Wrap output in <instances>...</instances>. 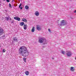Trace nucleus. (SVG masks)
<instances>
[{
    "label": "nucleus",
    "instance_id": "34",
    "mask_svg": "<svg viewBox=\"0 0 76 76\" xmlns=\"http://www.w3.org/2000/svg\"><path fill=\"white\" fill-rule=\"evenodd\" d=\"M3 0L4 1V0Z\"/></svg>",
    "mask_w": 76,
    "mask_h": 76
},
{
    "label": "nucleus",
    "instance_id": "7",
    "mask_svg": "<svg viewBox=\"0 0 76 76\" xmlns=\"http://www.w3.org/2000/svg\"><path fill=\"white\" fill-rule=\"evenodd\" d=\"M5 18L6 20L8 21L9 20H9H12V18H11L10 17H5Z\"/></svg>",
    "mask_w": 76,
    "mask_h": 76
},
{
    "label": "nucleus",
    "instance_id": "13",
    "mask_svg": "<svg viewBox=\"0 0 76 76\" xmlns=\"http://www.w3.org/2000/svg\"><path fill=\"white\" fill-rule=\"evenodd\" d=\"M25 73L26 75H29V72L27 71L25 72Z\"/></svg>",
    "mask_w": 76,
    "mask_h": 76
},
{
    "label": "nucleus",
    "instance_id": "9",
    "mask_svg": "<svg viewBox=\"0 0 76 76\" xmlns=\"http://www.w3.org/2000/svg\"><path fill=\"white\" fill-rule=\"evenodd\" d=\"M23 28L24 29H25V30H26V29H27V25L25 24H24L23 26Z\"/></svg>",
    "mask_w": 76,
    "mask_h": 76
},
{
    "label": "nucleus",
    "instance_id": "23",
    "mask_svg": "<svg viewBox=\"0 0 76 76\" xmlns=\"http://www.w3.org/2000/svg\"><path fill=\"white\" fill-rule=\"evenodd\" d=\"M22 6V4L20 3V4L19 6V7H20V6Z\"/></svg>",
    "mask_w": 76,
    "mask_h": 76
},
{
    "label": "nucleus",
    "instance_id": "25",
    "mask_svg": "<svg viewBox=\"0 0 76 76\" xmlns=\"http://www.w3.org/2000/svg\"><path fill=\"white\" fill-rule=\"evenodd\" d=\"M7 2H9V0H6Z\"/></svg>",
    "mask_w": 76,
    "mask_h": 76
},
{
    "label": "nucleus",
    "instance_id": "21",
    "mask_svg": "<svg viewBox=\"0 0 76 76\" xmlns=\"http://www.w3.org/2000/svg\"><path fill=\"white\" fill-rule=\"evenodd\" d=\"M48 30L50 32H51V30H50V29L49 28Z\"/></svg>",
    "mask_w": 76,
    "mask_h": 76
},
{
    "label": "nucleus",
    "instance_id": "26",
    "mask_svg": "<svg viewBox=\"0 0 76 76\" xmlns=\"http://www.w3.org/2000/svg\"><path fill=\"white\" fill-rule=\"evenodd\" d=\"M5 12H7V10H5Z\"/></svg>",
    "mask_w": 76,
    "mask_h": 76
},
{
    "label": "nucleus",
    "instance_id": "3",
    "mask_svg": "<svg viewBox=\"0 0 76 76\" xmlns=\"http://www.w3.org/2000/svg\"><path fill=\"white\" fill-rule=\"evenodd\" d=\"M67 23L66 22H65L64 20H62L61 21V23L60 24H59L58 23V25L59 26H64L65 25H66Z\"/></svg>",
    "mask_w": 76,
    "mask_h": 76
},
{
    "label": "nucleus",
    "instance_id": "22",
    "mask_svg": "<svg viewBox=\"0 0 76 76\" xmlns=\"http://www.w3.org/2000/svg\"><path fill=\"white\" fill-rule=\"evenodd\" d=\"M9 6L10 8H11V7H12V5H11V4H9Z\"/></svg>",
    "mask_w": 76,
    "mask_h": 76
},
{
    "label": "nucleus",
    "instance_id": "2",
    "mask_svg": "<svg viewBox=\"0 0 76 76\" xmlns=\"http://www.w3.org/2000/svg\"><path fill=\"white\" fill-rule=\"evenodd\" d=\"M39 42L41 44H42V45H45V44H47L46 39L44 38H42L39 39Z\"/></svg>",
    "mask_w": 76,
    "mask_h": 76
},
{
    "label": "nucleus",
    "instance_id": "4",
    "mask_svg": "<svg viewBox=\"0 0 76 76\" xmlns=\"http://www.w3.org/2000/svg\"><path fill=\"white\" fill-rule=\"evenodd\" d=\"M66 54L68 57H70L72 55V53L70 51H66Z\"/></svg>",
    "mask_w": 76,
    "mask_h": 76
},
{
    "label": "nucleus",
    "instance_id": "20",
    "mask_svg": "<svg viewBox=\"0 0 76 76\" xmlns=\"http://www.w3.org/2000/svg\"><path fill=\"white\" fill-rule=\"evenodd\" d=\"M5 51H6V50H5V49H4L3 50L2 52L3 53H5Z\"/></svg>",
    "mask_w": 76,
    "mask_h": 76
},
{
    "label": "nucleus",
    "instance_id": "28",
    "mask_svg": "<svg viewBox=\"0 0 76 76\" xmlns=\"http://www.w3.org/2000/svg\"><path fill=\"white\" fill-rule=\"evenodd\" d=\"M20 9H21V10L22 9V7H20Z\"/></svg>",
    "mask_w": 76,
    "mask_h": 76
},
{
    "label": "nucleus",
    "instance_id": "33",
    "mask_svg": "<svg viewBox=\"0 0 76 76\" xmlns=\"http://www.w3.org/2000/svg\"><path fill=\"white\" fill-rule=\"evenodd\" d=\"M14 0H13V1H14Z\"/></svg>",
    "mask_w": 76,
    "mask_h": 76
},
{
    "label": "nucleus",
    "instance_id": "5",
    "mask_svg": "<svg viewBox=\"0 0 76 76\" xmlns=\"http://www.w3.org/2000/svg\"><path fill=\"white\" fill-rule=\"evenodd\" d=\"M4 31L3 28L0 27V36H1V35H3V34H4Z\"/></svg>",
    "mask_w": 76,
    "mask_h": 76
},
{
    "label": "nucleus",
    "instance_id": "1",
    "mask_svg": "<svg viewBox=\"0 0 76 76\" xmlns=\"http://www.w3.org/2000/svg\"><path fill=\"white\" fill-rule=\"evenodd\" d=\"M19 53L20 54H21L23 57H27L29 55V51L28 50L27 48L25 46H22L19 49Z\"/></svg>",
    "mask_w": 76,
    "mask_h": 76
},
{
    "label": "nucleus",
    "instance_id": "27",
    "mask_svg": "<svg viewBox=\"0 0 76 76\" xmlns=\"http://www.w3.org/2000/svg\"><path fill=\"white\" fill-rule=\"evenodd\" d=\"M13 21H12V22H11V23H13Z\"/></svg>",
    "mask_w": 76,
    "mask_h": 76
},
{
    "label": "nucleus",
    "instance_id": "17",
    "mask_svg": "<svg viewBox=\"0 0 76 76\" xmlns=\"http://www.w3.org/2000/svg\"><path fill=\"white\" fill-rule=\"evenodd\" d=\"M35 15L36 16H38V12L37 11L36 12Z\"/></svg>",
    "mask_w": 76,
    "mask_h": 76
},
{
    "label": "nucleus",
    "instance_id": "19",
    "mask_svg": "<svg viewBox=\"0 0 76 76\" xmlns=\"http://www.w3.org/2000/svg\"><path fill=\"white\" fill-rule=\"evenodd\" d=\"M23 60H24V62H26V58H23Z\"/></svg>",
    "mask_w": 76,
    "mask_h": 76
},
{
    "label": "nucleus",
    "instance_id": "18",
    "mask_svg": "<svg viewBox=\"0 0 76 76\" xmlns=\"http://www.w3.org/2000/svg\"><path fill=\"white\" fill-rule=\"evenodd\" d=\"M61 52L62 54H65L64 51H63V50H61Z\"/></svg>",
    "mask_w": 76,
    "mask_h": 76
},
{
    "label": "nucleus",
    "instance_id": "10",
    "mask_svg": "<svg viewBox=\"0 0 76 76\" xmlns=\"http://www.w3.org/2000/svg\"><path fill=\"white\" fill-rule=\"evenodd\" d=\"M71 70L72 72H73V71L75 70V67H71Z\"/></svg>",
    "mask_w": 76,
    "mask_h": 76
},
{
    "label": "nucleus",
    "instance_id": "11",
    "mask_svg": "<svg viewBox=\"0 0 76 76\" xmlns=\"http://www.w3.org/2000/svg\"><path fill=\"white\" fill-rule=\"evenodd\" d=\"M22 20L25 22H27V20H26V19L25 18H23L22 19Z\"/></svg>",
    "mask_w": 76,
    "mask_h": 76
},
{
    "label": "nucleus",
    "instance_id": "29",
    "mask_svg": "<svg viewBox=\"0 0 76 76\" xmlns=\"http://www.w3.org/2000/svg\"><path fill=\"white\" fill-rule=\"evenodd\" d=\"M75 12L76 13V10L75 11Z\"/></svg>",
    "mask_w": 76,
    "mask_h": 76
},
{
    "label": "nucleus",
    "instance_id": "24",
    "mask_svg": "<svg viewBox=\"0 0 76 76\" xmlns=\"http://www.w3.org/2000/svg\"><path fill=\"white\" fill-rule=\"evenodd\" d=\"M37 30H38V26H37Z\"/></svg>",
    "mask_w": 76,
    "mask_h": 76
},
{
    "label": "nucleus",
    "instance_id": "6",
    "mask_svg": "<svg viewBox=\"0 0 76 76\" xmlns=\"http://www.w3.org/2000/svg\"><path fill=\"white\" fill-rule=\"evenodd\" d=\"M14 19H15V20H18V21H20V18L18 17H14Z\"/></svg>",
    "mask_w": 76,
    "mask_h": 76
},
{
    "label": "nucleus",
    "instance_id": "14",
    "mask_svg": "<svg viewBox=\"0 0 76 76\" xmlns=\"http://www.w3.org/2000/svg\"><path fill=\"white\" fill-rule=\"evenodd\" d=\"M23 25H24V22H21L20 23V25L21 26H23Z\"/></svg>",
    "mask_w": 76,
    "mask_h": 76
},
{
    "label": "nucleus",
    "instance_id": "32",
    "mask_svg": "<svg viewBox=\"0 0 76 76\" xmlns=\"http://www.w3.org/2000/svg\"><path fill=\"white\" fill-rule=\"evenodd\" d=\"M39 15V14L38 13V15Z\"/></svg>",
    "mask_w": 76,
    "mask_h": 76
},
{
    "label": "nucleus",
    "instance_id": "31",
    "mask_svg": "<svg viewBox=\"0 0 76 76\" xmlns=\"http://www.w3.org/2000/svg\"><path fill=\"white\" fill-rule=\"evenodd\" d=\"M75 60H76V57L75 58Z\"/></svg>",
    "mask_w": 76,
    "mask_h": 76
},
{
    "label": "nucleus",
    "instance_id": "12",
    "mask_svg": "<svg viewBox=\"0 0 76 76\" xmlns=\"http://www.w3.org/2000/svg\"><path fill=\"white\" fill-rule=\"evenodd\" d=\"M35 31V27H33L32 29H31V32H34Z\"/></svg>",
    "mask_w": 76,
    "mask_h": 76
},
{
    "label": "nucleus",
    "instance_id": "16",
    "mask_svg": "<svg viewBox=\"0 0 76 76\" xmlns=\"http://www.w3.org/2000/svg\"><path fill=\"white\" fill-rule=\"evenodd\" d=\"M41 27L40 26L38 27V31H41Z\"/></svg>",
    "mask_w": 76,
    "mask_h": 76
},
{
    "label": "nucleus",
    "instance_id": "8",
    "mask_svg": "<svg viewBox=\"0 0 76 76\" xmlns=\"http://www.w3.org/2000/svg\"><path fill=\"white\" fill-rule=\"evenodd\" d=\"M13 39L14 41L15 42H18V40L17 39V38L16 37H14L13 38Z\"/></svg>",
    "mask_w": 76,
    "mask_h": 76
},
{
    "label": "nucleus",
    "instance_id": "15",
    "mask_svg": "<svg viewBox=\"0 0 76 76\" xmlns=\"http://www.w3.org/2000/svg\"><path fill=\"white\" fill-rule=\"evenodd\" d=\"M25 7L26 10H28L29 9V7L27 5Z\"/></svg>",
    "mask_w": 76,
    "mask_h": 76
},
{
    "label": "nucleus",
    "instance_id": "30",
    "mask_svg": "<svg viewBox=\"0 0 76 76\" xmlns=\"http://www.w3.org/2000/svg\"><path fill=\"white\" fill-rule=\"evenodd\" d=\"M52 59H54V58H52Z\"/></svg>",
    "mask_w": 76,
    "mask_h": 76
}]
</instances>
